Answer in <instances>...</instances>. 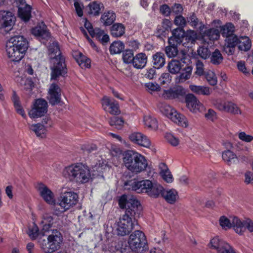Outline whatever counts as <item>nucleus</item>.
Returning <instances> with one entry per match:
<instances>
[{
	"label": "nucleus",
	"mask_w": 253,
	"mask_h": 253,
	"mask_svg": "<svg viewBox=\"0 0 253 253\" xmlns=\"http://www.w3.org/2000/svg\"><path fill=\"white\" fill-rule=\"evenodd\" d=\"M189 87L192 92L198 95H209L211 93L210 88L207 86L190 84Z\"/></svg>",
	"instance_id": "c756f323"
},
{
	"label": "nucleus",
	"mask_w": 253,
	"mask_h": 253,
	"mask_svg": "<svg viewBox=\"0 0 253 253\" xmlns=\"http://www.w3.org/2000/svg\"><path fill=\"white\" fill-rule=\"evenodd\" d=\"M233 223L234 225V230L239 235L243 234L246 230L253 232V221L250 218L241 221L238 217L234 216Z\"/></svg>",
	"instance_id": "ddd939ff"
},
{
	"label": "nucleus",
	"mask_w": 253,
	"mask_h": 253,
	"mask_svg": "<svg viewBox=\"0 0 253 253\" xmlns=\"http://www.w3.org/2000/svg\"><path fill=\"white\" fill-rule=\"evenodd\" d=\"M165 138L168 142L173 146H176L179 143V139L171 133H167Z\"/></svg>",
	"instance_id": "052dcab7"
},
{
	"label": "nucleus",
	"mask_w": 253,
	"mask_h": 253,
	"mask_svg": "<svg viewBox=\"0 0 253 253\" xmlns=\"http://www.w3.org/2000/svg\"><path fill=\"white\" fill-rule=\"evenodd\" d=\"M11 100L13 103L14 107L16 112L20 115L23 118H25L26 117V115L25 113L24 109L21 105L19 97L17 95L16 91L14 90L12 91Z\"/></svg>",
	"instance_id": "393cba45"
},
{
	"label": "nucleus",
	"mask_w": 253,
	"mask_h": 253,
	"mask_svg": "<svg viewBox=\"0 0 253 253\" xmlns=\"http://www.w3.org/2000/svg\"><path fill=\"white\" fill-rule=\"evenodd\" d=\"M219 224L223 229H227L233 227L234 228V224L233 219L232 222L225 216H221L219 218Z\"/></svg>",
	"instance_id": "49530a36"
},
{
	"label": "nucleus",
	"mask_w": 253,
	"mask_h": 253,
	"mask_svg": "<svg viewBox=\"0 0 253 253\" xmlns=\"http://www.w3.org/2000/svg\"><path fill=\"white\" fill-rule=\"evenodd\" d=\"M110 32L113 37H120L125 33V27L122 24L116 23L112 26Z\"/></svg>",
	"instance_id": "cd10ccee"
},
{
	"label": "nucleus",
	"mask_w": 253,
	"mask_h": 253,
	"mask_svg": "<svg viewBox=\"0 0 253 253\" xmlns=\"http://www.w3.org/2000/svg\"><path fill=\"white\" fill-rule=\"evenodd\" d=\"M198 55L204 59L209 58L211 55V52L209 49L204 46H200L197 50Z\"/></svg>",
	"instance_id": "8fccbe9b"
},
{
	"label": "nucleus",
	"mask_w": 253,
	"mask_h": 253,
	"mask_svg": "<svg viewBox=\"0 0 253 253\" xmlns=\"http://www.w3.org/2000/svg\"><path fill=\"white\" fill-rule=\"evenodd\" d=\"M116 19V14L113 11L105 12L101 17V21L105 26L111 25Z\"/></svg>",
	"instance_id": "c85d7f7f"
},
{
	"label": "nucleus",
	"mask_w": 253,
	"mask_h": 253,
	"mask_svg": "<svg viewBox=\"0 0 253 253\" xmlns=\"http://www.w3.org/2000/svg\"><path fill=\"white\" fill-rule=\"evenodd\" d=\"M234 25L231 23H228L221 27L220 33L222 37L227 38L234 35Z\"/></svg>",
	"instance_id": "58836bf2"
},
{
	"label": "nucleus",
	"mask_w": 253,
	"mask_h": 253,
	"mask_svg": "<svg viewBox=\"0 0 253 253\" xmlns=\"http://www.w3.org/2000/svg\"><path fill=\"white\" fill-rule=\"evenodd\" d=\"M209 84L214 86L217 84V79L214 72L210 70H206L203 75Z\"/></svg>",
	"instance_id": "a19ab883"
},
{
	"label": "nucleus",
	"mask_w": 253,
	"mask_h": 253,
	"mask_svg": "<svg viewBox=\"0 0 253 253\" xmlns=\"http://www.w3.org/2000/svg\"><path fill=\"white\" fill-rule=\"evenodd\" d=\"M125 48L124 43L120 41H114L110 46L109 50L111 54L120 53Z\"/></svg>",
	"instance_id": "ea45409f"
},
{
	"label": "nucleus",
	"mask_w": 253,
	"mask_h": 253,
	"mask_svg": "<svg viewBox=\"0 0 253 253\" xmlns=\"http://www.w3.org/2000/svg\"><path fill=\"white\" fill-rule=\"evenodd\" d=\"M225 42L228 47H235L237 45H238L239 39L234 34L226 38Z\"/></svg>",
	"instance_id": "603ef678"
},
{
	"label": "nucleus",
	"mask_w": 253,
	"mask_h": 253,
	"mask_svg": "<svg viewBox=\"0 0 253 253\" xmlns=\"http://www.w3.org/2000/svg\"><path fill=\"white\" fill-rule=\"evenodd\" d=\"M251 46V41L249 38L245 37L241 40L239 39L238 46L240 50L247 51L250 49Z\"/></svg>",
	"instance_id": "79ce46f5"
},
{
	"label": "nucleus",
	"mask_w": 253,
	"mask_h": 253,
	"mask_svg": "<svg viewBox=\"0 0 253 253\" xmlns=\"http://www.w3.org/2000/svg\"><path fill=\"white\" fill-rule=\"evenodd\" d=\"M210 247L217 251V253H236L234 250L227 243L214 237L211 239Z\"/></svg>",
	"instance_id": "2eb2a0df"
},
{
	"label": "nucleus",
	"mask_w": 253,
	"mask_h": 253,
	"mask_svg": "<svg viewBox=\"0 0 253 253\" xmlns=\"http://www.w3.org/2000/svg\"><path fill=\"white\" fill-rule=\"evenodd\" d=\"M48 104L43 99H37L35 101L32 109L29 112L31 118H38L43 116L47 112Z\"/></svg>",
	"instance_id": "9b49d317"
},
{
	"label": "nucleus",
	"mask_w": 253,
	"mask_h": 253,
	"mask_svg": "<svg viewBox=\"0 0 253 253\" xmlns=\"http://www.w3.org/2000/svg\"><path fill=\"white\" fill-rule=\"evenodd\" d=\"M157 173L152 166V163L143 156V179L153 178L154 174ZM143 189L151 197L157 198L163 196L165 188L160 184L155 181L150 179H143Z\"/></svg>",
	"instance_id": "f257e3e1"
},
{
	"label": "nucleus",
	"mask_w": 253,
	"mask_h": 253,
	"mask_svg": "<svg viewBox=\"0 0 253 253\" xmlns=\"http://www.w3.org/2000/svg\"><path fill=\"white\" fill-rule=\"evenodd\" d=\"M143 147L148 148L152 154H154L156 152V149L154 146L151 145L150 139L144 135H143Z\"/></svg>",
	"instance_id": "680f3d73"
},
{
	"label": "nucleus",
	"mask_w": 253,
	"mask_h": 253,
	"mask_svg": "<svg viewBox=\"0 0 253 253\" xmlns=\"http://www.w3.org/2000/svg\"><path fill=\"white\" fill-rule=\"evenodd\" d=\"M153 62L155 68L159 69L163 67L165 63V56L163 53L157 52L153 56Z\"/></svg>",
	"instance_id": "f704fd0d"
},
{
	"label": "nucleus",
	"mask_w": 253,
	"mask_h": 253,
	"mask_svg": "<svg viewBox=\"0 0 253 253\" xmlns=\"http://www.w3.org/2000/svg\"><path fill=\"white\" fill-rule=\"evenodd\" d=\"M177 196V192L176 190L172 189L167 191L165 189V192H164L163 196H162V197L164 198L168 203L173 204L176 202Z\"/></svg>",
	"instance_id": "72a5a7b5"
},
{
	"label": "nucleus",
	"mask_w": 253,
	"mask_h": 253,
	"mask_svg": "<svg viewBox=\"0 0 253 253\" xmlns=\"http://www.w3.org/2000/svg\"><path fill=\"white\" fill-rule=\"evenodd\" d=\"M161 111L163 115L169 118L170 115H172V112L174 109L172 108L170 106L168 105H164L161 107Z\"/></svg>",
	"instance_id": "13d9d810"
},
{
	"label": "nucleus",
	"mask_w": 253,
	"mask_h": 253,
	"mask_svg": "<svg viewBox=\"0 0 253 253\" xmlns=\"http://www.w3.org/2000/svg\"><path fill=\"white\" fill-rule=\"evenodd\" d=\"M185 102L187 108L192 112H197L200 111L202 104L193 94L189 93L184 98Z\"/></svg>",
	"instance_id": "4be33fe9"
},
{
	"label": "nucleus",
	"mask_w": 253,
	"mask_h": 253,
	"mask_svg": "<svg viewBox=\"0 0 253 253\" xmlns=\"http://www.w3.org/2000/svg\"><path fill=\"white\" fill-rule=\"evenodd\" d=\"M142 232L136 230L129 236L128 244L132 251L136 252L142 246Z\"/></svg>",
	"instance_id": "412c9836"
},
{
	"label": "nucleus",
	"mask_w": 253,
	"mask_h": 253,
	"mask_svg": "<svg viewBox=\"0 0 253 253\" xmlns=\"http://www.w3.org/2000/svg\"><path fill=\"white\" fill-rule=\"evenodd\" d=\"M77 62L79 65L83 67L89 68L90 67V61L82 53H79V57L76 58Z\"/></svg>",
	"instance_id": "a18cd8bd"
},
{
	"label": "nucleus",
	"mask_w": 253,
	"mask_h": 253,
	"mask_svg": "<svg viewBox=\"0 0 253 253\" xmlns=\"http://www.w3.org/2000/svg\"><path fill=\"white\" fill-rule=\"evenodd\" d=\"M92 38H95L102 43L107 42L109 40L108 35L105 34L104 31L99 28H95L93 34L91 35Z\"/></svg>",
	"instance_id": "2f4dec72"
},
{
	"label": "nucleus",
	"mask_w": 253,
	"mask_h": 253,
	"mask_svg": "<svg viewBox=\"0 0 253 253\" xmlns=\"http://www.w3.org/2000/svg\"><path fill=\"white\" fill-rule=\"evenodd\" d=\"M184 34V30L182 28H176L172 30V36L169 38V45L165 48V52L168 57L173 58L178 54V46L182 43Z\"/></svg>",
	"instance_id": "0eeeda50"
},
{
	"label": "nucleus",
	"mask_w": 253,
	"mask_h": 253,
	"mask_svg": "<svg viewBox=\"0 0 253 253\" xmlns=\"http://www.w3.org/2000/svg\"><path fill=\"white\" fill-rule=\"evenodd\" d=\"M102 107L104 111L112 115H118L120 113L118 103L112 100L109 97L104 96L101 100Z\"/></svg>",
	"instance_id": "a211bd4d"
},
{
	"label": "nucleus",
	"mask_w": 253,
	"mask_h": 253,
	"mask_svg": "<svg viewBox=\"0 0 253 253\" xmlns=\"http://www.w3.org/2000/svg\"><path fill=\"white\" fill-rule=\"evenodd\" d=\"M54 213H45L43 215L41 225L44 232H49L52 227H57L59 224L60 214H57L54 210Z\"/></svg>",
	"instance_id": "f8f14e48"
},
{
	"label": "nucleus",
	"mask_w": 253,
	"mask_h": 253,
	"mask_svg": "<svg viewBox=\"0 0 253 253\" xmlns=\"http://www.w3.org/2000/svg\"><path fill=\"white\" fill-rule=\"evenodd\" d=\"M130 140L134 143L142 146V134L139 132H134L129 135Z\"/></svg>",
	"instance_id": "3c124183"
},
{
	"label": "nucleus",
	"mask_w": 253,
	"mask_h": 253,
	"mask_svg": "<svg viewBox=\"0 0 253 253\" xmlns=\"http://www.w3.org/2000/svg\"><path fill=\"white\" fill-rule=\"evenodd\" d=\"M170 81L171 77L169 73H163L158 80V82L160 85L168 84L169 83Z\"/></svg>",
	"instance_id": "4d7b16f0"
},
{
	"label": "nucleus",
	"mask_w": 253,
	"mask_h": 253,
	"mask_svg": "<svg viewBox=\"0 0 253 253\" xmlns=\"http://www.w3.org/2000/svg\"><path fill=\"white\" fill-rule=\"evenodd\" d=\"M63 176L71 182L84 184L92 178L88 166L83 163H76L64 168Z\"/></svg>",
	"instance_id": "f03ea898"
},
{
	"label": "nucleus",
	"mask_w": 253,
	"mask_h": 253,
	"mask_svg": "<svg viewBox=\"0 0 253 253\" xmlns=\"http://www.w3.org/2000/svg\"><path fill=\"white\" fill-rule=\"evenodd\" d=\"M48 99L49 103L52 105H55L60 102L61 89L57 84H52L50 85L48 91Z\"/></svg>",
	"instance_id": "aec40b11"
},
{
	"label": "nucleus",
	"mask_w": 253,
	"mask_h": 253,
	"mask_svg": "<svg viewBox=\"0 0 253 253\" xmlns=\"http://www.w3.org/2000/svg\"><path fill=\"white\" fill-rule=\"evenodd\" d=\"M238 69L243 73L245 75L250 74V71L248 70L246 66V64L244 61H240L237 63Z\"/></svg>",
	"instance_id": "69168bd1"
},
{
	"label": "nucleus",
	"mask_w": 253,
	"mask_h": 253,
	"mask_svg": "<svg viewBox=\"0 0 253 253\" xmlns=\"http://www.w3.org/2000/svg\"><path fill=\"white\" fill-rule=\"evenodd\" d=\"M36 188L40 196L47 203L50 205L55 204L54 194L45 185L39 183L37 184Z\"/></svg>",
	"instance_id": "f3484780"
},
{
	"label": "nucleus",
	"mask_w": 253,
	"mask_h": 253,
	"mask_svg": "<svg viewBox=\"0 0 253 253\" xmlns=\"http://www.w3.org/2000/svg\"><path fill=\"white\" fill-rule=\"evenodd\" d=\"M78 198V194L74 192H65L58 198L57 205L60 208L55 207V211L57 214L66 211L77 204Z\"/></svg>",
	"instance_id": "1a4fd4ad"
},
{
	"label": "nucleus",
	"mask_w": 253,
	"mask_h": 253,
	"mask_svg": "<svg viewBox=\"0 0 253 253\" xmlns=\"http://www.w3.org/2000/svg\"><path fill=\"white\" fill-rule=\"evenodd\" d=\"M125 186L128 190L131 189L138 193L142 192V181H128L125 183Z\"/></svg>",
	"instance_id": "7c9ffc66"
},
{
	"label": "nucleus",
	"mask_w": 253,
	"mask_h": 253,
	"mask_svg": "<svg viewBox=\"0 0 253 253\" xmlns=\"http://www.w3.org/2000/svg\"><path fill=\"white\" fill-rule=\"evenodd\" d=\"M221 107L222 110L228 113L234 115L242 114V111L237 105L231 101L224 102Z\"/></svg>",
	"instance_id": "a878e982"
},
{
	"label": "nucleus",
	"mask_w": 253,
	"mask_h": 253,
	"mask_svg": "<svg viewBox=\"0 0 253 253\" xmlns=\"http://www.w3.org/2000/svg\"><path fill=\"white\" fill-rule=\"evenodd\" d=\"M163 96L166 99H176L182 102L186 96V91L182 86L178 85L165 90Z\"/></svg>",
	"instance_id": "4468645a"
},
{
	"label": "nucleus",
	"mask_w": 253,
	"mask_h": 253,
	"mask_svg": "<svg viewBox=\"0 0 253 253\" xmlns=\"http://www.w3.org/2000/svg\"><path fill=\"white\" fill-rule=\"evenodd\" d=\"M206 71L204 70V66L203 63L198 60L196 63V71L195 74L200 77L203 76L205 73Z\"/></svg>",
	"instance_id": "6e6d98bb"
},
{
	"label": "nucleus",
	"mask_w": 253,
	"mask_h": 253,
	"mask_svg": "<svg viewBox=\"0 0 253 253\" xmlns=\"http://www.w3.org/2000/svg\"><path fill=\"white\" fill-rule=\"evenodd\" d=\"M134 54L132 50L126 49L123 53V59L126 64L131 63Z\"/></svg>",
	"instance_id": "09e8293b"
},
{
	"label": "nucleus",
	"mask_w": 253,
	"mask_h": 253,
	"mask_svg": "<svg viewBox=\"0 0 253 253\" xmlns=\"http://www.w3.org/2000/svg\"><path fill=\"white\" fill-rule=\"evenodd\" d=\"M62 241L61 233L57 229H53L46 240L40 242V247L44 253H53L60 249Z\"/></svg>",
	"instance_id": "39448f33"
},
{
	"label": "nucleus",
	"mask_w": 253,
	"mask_h": 253,
	"mask_svg": "<svg viewBox=\"0 0 253 253\" xmlns=\"http://www.w3.org/2000/svg\"><path fill=\"white\" fill-rule=\"evenodd\" d=\"M123 161L126 167L132 172H139L142 170L141 155L136 151L127 150L123 154Z\"/></svg>",
	"instance_id": "6e6552de"
},
{
	"label": "nucleus",
	"mask_w": 253,
	"mask_h": 253,
	"mask_svg": "<svg viewBox=\"0 0 253 253\" xmlns=\"http://www.w3.org/2000/svg\"><path fill=\"white\" fill-rule=\"evenodd\" d=\"M206 35L210 40H217L219 38L218 31L215 29H210L206 31Z\"/></svg>",
	"instance_id": "bf43d9fd"
},
{
	"label": "nucleus",
	"mask_w": 253,
	"mask_h": 253,
	"mask_svg": "<svg viewBox=\"0 0 253 253\" xmlns=\"http://www.w3.org/2000/svg\"><path fill=\"white\" fill-rule=\"evenodd\" d=\"M222 157L228 165L235 163L238 160L236 155L230 150L223 152Z\"/></svg>",
	"instance_id": "c9c22d12"
},
{
	"label": "nucleus",
	"mask_w": 253,
	"mask_h": 253,
	"mask_svg": "<svg viewBox=\"0 0 253 253\" xmlns=\"http://www.w3.org/2000/svg\"><path fill=\"white\" fill-rule=\"evenodd\" d=\"M32 7L27 4L25 6L20 7L18 9V16L24 22L28 21L31 17Z\"/></svg>",
	"instance_id": "bb28decb"
},
{
	"label": "nucleus",
	"mask_w": 253,
	"mask_h": 253,
	"mask_svg": "<svg viewBox=\"0 0 253 253\" xmlns=\"http://www.w3.org/2000/svg\"><path fill=\"white\" fill-rule=\"evenodd\" d=\"M88 13L94 15H98L100 13L101 7L103 5L99 2L93 1L88 4Z\"/></svg>",
	"instance_id": "37998d69"
},
{
	"label": "nucleus",
	"mask_w": 253,
	"mask_h": 253,
	"mask_svg": "<svg viewBox=\"0 0 253 253\" xmlns=\"http://www.w3.org/2000/svg\"><path fill=\"white\" fill-rule=\"evenodd\" d=\"M15 17L8 11H0V28L12 27L15 23Z\"/></svg>",
	"instance_id": "6ab92c4d"
},
{
	"label": "nucleus",
	"mask_w": 253,
	"mask_h": 253,
	"mask_svg": "<svg viewBox=\"0 0 253 253\" xmlns=\"http://www.w3.org/2000/svg\"><path fill=\"white\" fill-rule=\"evenodd\" d=\"M134 67L137 69L142 68V53H139L133 58L132 62Z\"/></svg>",
	"instance_id": "864d4df0"
},
{
	"label": "nucleus",
	"mask_w": 253,
	"mask_h": 253,
	"mask_svg": "<svg viewBox=\"0 0 253 253\" xmlns=\"http://www.w3.org/2000/svg\"><path fill=\"white\" fill-rule=\"evenodd\" d=\"M129 212V211H126L117 223V231L118 235L124 236L128 235L133 229L132 216H130Z\"/></svg>",
	"instance_id": "9d476101"
},
{
	"label": "nucleus",
	"mask_w": 253,
	"mask_h": 253,
	"mask_svg": "<svg viewBox=\"0 0 253 253\" xmlns=\"http://www.w3.org/2000/svg\"><path fill=\"white\" fill-rule=\"evenodd\" d=\"M210 57L211 63L214 65H220L223 60V57L218 49L211 53Z\"/></svg>",
	"instance_id": "4c0bfd02"
},
{
	"label": "nucleus",
	"mask_w": 253,
	"mask_h": 253,
	"mask_svg": "<svg viewBox=\"0 0 253 253\" xmlns=\"http://www.w3.org/2000/svg\"><path fill=\"white\" fill-rule=\"evenodd\" d=\"M143 123L145 127H147L150 130H155L158 127L156 119L151 116L143 117Z\"/></svg>",
	"instance_id": "e433bc0d"
},
{
	"label": "nucleus",
	"mask_w": 253,
	"mask_h": 253,
	"mask_svg": "<svg viewBox=\"0 0 253 253\" xmlns=\"http://www.w3.org/2000/svg\"><path fill=\"white\" fill-rule=\"evenodd\" d=\"M168 68L169 72L172 74L179 73V79L182 82L190 79L192 71V66L186 64L184 59L172 60L169 63Z\"/></svg>",
	"instance_id": "423d86ee"
},
{
	"label": "nucleus",
	"mask_w": 253,
	"mask_h": 253,
	"mask_svg": "<svg viewBox=\"0 0 253 253\" xmlns=\"http://www.w3.org/2000/svg\"><path fill=\"white\" fill-rule=\"evenodd\" d=\"M31 33L43 43H44V41H47L50 36L47 27L43 22L32 28Z\"/></svg>",
	"instance_id": "dca6fc26"
},
{
	"label": "nucleus",
	"mask_w": 253,
	"mask_h": 253,
	"mask_svg": "<svg viewBox=\"0 0 253 253\" xmlns=\"http://www.w3.org/2000/svg\"><path fill=\"white\" fill-rule=\"evenodd\" d=\"M169 119L183 127H186L188 125L186 117L183 115L178 113L175 109L172 112V115H170Z\"/></svg>",
	"instance_id": "5701e85b"
},
{
	"label": "nucleus",
	"mask_w": 253,
	"mask_h": 253,
	"mask_svg": "<svg viewBox=\"0 0 253 253\" xmlns=\"http://www.w3.org/2000/svg\"><path fill=\"white\" fill-rule=\"evenodd\" d=\"M28 234L32 240H35L39 235V229L38 226L33 223L28 227Z\"/></svg>",
	"instance_id": "c03bdc74"
},
{
	"label": "nucleus",
	"mask_w": 253,
	"mask_h": 253,
	"mask_svg": "<svg viewBox=\"0 0 253 253\" xmlns=\"http://www.w3.org/2000/svg\"><path fill=\"white\" fill-rule=\"evenodd\" d=\"M238 136L240 140L246 142H250L253 140V136L247 134L244 131L240 132Z\"/></svg>",
	"instance_id": "0e129e2a"
},
{
	"label": "nucleus",
	"mask_w": 253,
	"mask_h": 253,
	"mask_svg": "<svg viewBox=\"0 0 253 253\" xmlns=\"http://www.w3.org/2000/svg\"><path fill=\"white\" fill-rule=\"evenodd\" d=\"M30 129L33 131L38 137L43 138L45 136L46 126L44 125L38 123L30 126Z\"/></svg>",
	"instance_id": "473e14b6"
},
{
	"label": "nucleus",
	"mask_w": 253,
	"mask_h": 253,
	"mask_svg": "<svg viewBox=\"0 0 253 253\" xmlns=\"http://www.w3.org/2000/svg\"><path fill=\"white\" fill-rule=\"evenodd\" d=\"M188 21L191 26L194 28H196L198 25L199 20L197 18L196 14L195 13H193L188 17Z\"/></svg>",
	"instance_id": "338daca9"
},
{
	"label": "nucleus",
	"mask_w": 253,
	"mask_h": 253,
	"mask_svg": "<svg viewBox=\"0 0 253 253\" xmlns=\"http://www.w3.org/2000/svg\"><path fill=\"white\" fill-rule=\"evenodd\" d=\"M128 200L127 199V196L126 195H122L119 200V205L121 209H127L128 208Z\"/></svg>",
	"instance_id": "e2e57ef3"
},
{
	"label": "nucleus",
	"mask_w": 253,
	"mask_h": 253,
	"mask_svg": "<svg viewBox=\"0 0 253 253\" xmlns=\"http://www.w3.org/2000/svg\"><path fill=\"white\" fill-rule=\"evenodd\" d=\"M139 205V202L136 199L133 198L129 199L128 203V208L126 210V211H129V212L128 213V214L130 215V216H132L131 211H132L133 209L137 208Z\"/></svg>",
	"instance_id": "5fc2aeb1"
},
{
	"label": "nucleus",
	"mask_w": 253,
	"mask_h": 253,
	"mask_svg": "<svg viewBox=\"0 0 253 253\" xmlns=\"http://www.w3.org/2000/svg\"><path fill=\"white\" fill-rule=\"evenodd\" d=\"M48 51L53 63L51 68V79L56 80L59 76H64L67 73L65 60L61 55L58 42H53L50 44Z\"/></svg>",
	"instance_id": "20e7f679"
},
{
	"label": "nucleus",
	"mask_w": 253,
	"mask_h": 253,
	"mask_svg": "<svg viewBox=\"0 0 253 253\" xmlns=\"http://www.w3.org/2000/svg\"><path fill=\"white\" fill-rule=\"evenodd\" d=\"M124 123V120L118 117H113L109 120V124L117 129H120Z\"/></svg>",
	"instance_id": "de8ad7c7"
},
{
	"label": "nucleus",
	"mask_w": 253,
	"mask_h": 253,
	"mask_svg": "<svg viewBox=\"0 0 253 253\" xmlns=\"http://www.w3.org/2000/svg\"><path fill=\"white\" fill-rule=\"evenodd\" d=\"M160 170V174L163 179L168 183H171L173 181L172 175L169 171L167 165L165 163H161L159 165Z\"/></svg>",
	"instance_id": "b1692460"
},
{
	"label": "nucleus",
	"mask_w": 253,
	"mask_h": 253,
	"mask_svg": "<svg viewBox=\"0 0 253 253\" xmlns=\"http://www.w3.org/2000/svg\"><path fill=\"white\" fill-rule=\"evenodd\" d=\"M29 46L28 42L22 36L11 37L6 42L5 49L11 61L19 62L24 56Z\"/></svg>",
	"instance_id": "7ed1b4c3"
},
{
	"label": "nucleus",
	"mask_w": 253,
	"mask_h": 253,
	"mask_svg": "<svg viewBox=\"0 0 253 253\" xmlns=\"http://www.w3.org/2000/svg\"><path fill=\"white\" fill-rule=\"evenodd\" d=\"M205 117L208 120L214 121L216 119V114L212 109H209L208 112L205 114Z\"/></svg>",
	"instance_id": "774afa93"
}]
</instances>
